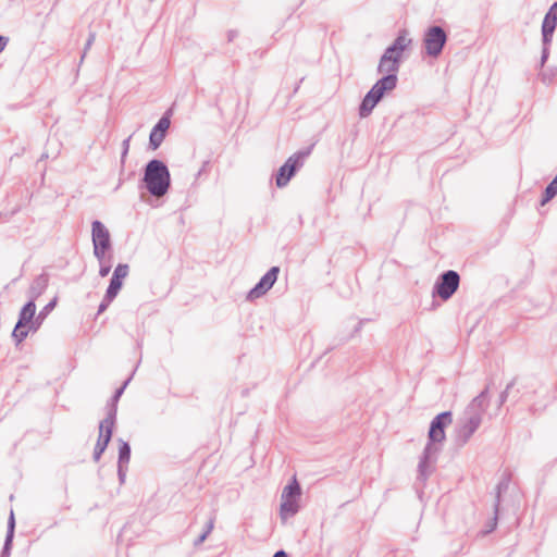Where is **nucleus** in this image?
Masks as SVG:
<instances>
[{"instance_id": "nucleus-1", "label": "nucleus", "mask_w": 557, "mask_h": 557, "mask_svg": "<svg viewBox=\"0 0 557 557\" xmlns=\"http://www.w3.org/2000/svg\"><path fill=\"white\" fill-rule=\"evenodd\" d=\"M451 422L453 416L450 411L441 412L431 421L428 443L418 463L419 479L422 481H425L432 473L437 456L442 449V444L446 438L445 428Z\"/></svg>"}, {"instance_id": "nucleus-2", "label": "nucleus", "mask_w": 557, "mask_h": 557, "mask_svg": "<svg viewBox=\"0 0 557 557\" xmlns=\"http://www.w3.org/2000/svg\"><path fill=\"white\" fill-rule=\"evenodd\" d=\"M488 407L487 388L482 391L467 406L458 419L455 429V443L457 446H465L482 423L483 416Z\"/></svg>"}, {"instance_id": "nucleus-3", "label": "nucleus", "mask_w": 557, "mask_h": 557, "mask_svg": "<svg viewBox=\"0 0 557 557\" xmlns=\"http://www.w3.org/2000/svg\"><path fill=\"white\" fill-rule=\"evenodd\" d=\"M144 182L151 196L157 198L164 196L171 184L168 166L157 159L149 161L145 169Z\"/></svg>"}, {"instance_id": "nucleus-4", "label": "nucleus", "mask_w": 557, "mask_h": 557, "mask_svg": "<svg viewBox=\"0 0 557 557\" xmlns=\"http://www.w3.org/2000/svg\"><path fill=\"white\" fill-rule=\"evenodd\" d=\"M396 75H387L377 81L371 90L366 95L360 106V116H368L375 108L377 102L382 99L386 91H391L396 87Z\"/></svg>"}, {"instance_id": "nucleus-5", "label": "nucleus", "mask_w": 557, "mask_h": 557, "mask_svg": "<svg viewBox=\"0 0 557 557\" xmlns=\"http://www.w3.org/2000/svg\"><path fill=\"white\" fill-rule=\"evenodd\" d=\"M313 145L306 147L299 151L293 153L285 163L280 168L276 175V186L282 188L285 187L295 173L302 168L305 160L312 152Z\"/></svg>"}, {"instance_id": "nucleus-6", "label": "nucleus", "mask_w": 557, "mask_h": 557, "mask_svg": "<svg viewBox=\"0 0 557 557\" xmlns=\"http://www.w3.org/2000/svg\"><path fill=\"white\" fill-rule=\"evenodd\" d=\"M300 486L296 479L288 483L281 495L280 518L287 521L299 511Z\"/></svg>"}, {"instance_id": "nucleus-7", "label": "nucleus", "mask_w": 557, "mask_h": 557, "mask_svg": "<svg viewBox=\"0 0 557 557\" xmlns=\"http://www.w3.org/2000/svg\"><path fill=\"white\" fill-rule=\"evenodd\" d=\"M36 304L29 299L20 311L18 321L12 332V337L16 344L22 343L28 335L32 323L35 321Z\"/></svg>"}, {"instance_id": "nucleus-8", "label": "nucleus", "mask_w": 557, "mask_h": 557, "mask_svg": "<svg viewBox=\"0 0 557 557\" xmlns=\"http://www.w3.org/2000/svg\"><path fill=\"white\" fill-rule=\"evenodd\" d=\"M115 424V408L112 407L108 413L107 417L100 422L99 424V436L94 449V460L98 462L101 458V455L106 450L111 437L113 428Z\"/></svg>"}, {"instance_id": "nucleus-9", "label": "nucleus", "mask_w": 557, "mask_h": 557, "mask_svg": "<svg viewBox=\"0 0 557 557\" xmlns=\"http://www.w3.org/2000/svg\"><path fill=\"white\" fill-rule=\"evenodd\" d=\"M459 274L454 270L444 272L433 287V294H437L443 300H448L458 289Z\"/></svg>"}, {"instance_id": "nucleus-10", "label": "nucleus", "mask_w": 557, "mask_h": 557, "mask_svg": "<svg viewBox=\"0 0 557 557\" xmlns=\"http://www.w3.org/2000/svg\"><path fill=\"white\" fill-rule=\"evenodd\" d=\"M91 239L94 256L101 259L102 253L111 249V238L108 228L99 220H95L91 223Z\"/></svg>"}, {"instance_id": "nucleus-11", "label": "nucleus", "mask_w": 557, "mask_h": 557, "mask_svg": "<svg viewBox=\"0 0 557 557\" xmlns=\"http://www.w3.org/2000/svg\"><path fill=\"white\" fill-rule=\"evenodd\" d=\"M280 273L278 267H272L256 284L253 288H251L247 295L249 300H253L260 298L265 295L274 285L277 280V275Z\"/></svg>"}, {"instance_id": "nucleus-12", "label": "nucleus", "mask_w": 557, "mask_h": 557, "mask_svg": "<svg viewBox=\"0 0 557 557\" xmlns=\"http://www.w3.org/2000/svg\"><path fill=\"white\" fill-rule=\"evenodd\" d=\"M445 41H446L445 32L438 26L431 27L426 32L425 37H424V45H425L426 52L433 57L438 55L443 49Z\"/></svg>"}, {"instance_id": "nucleus-13", "label": "nucleus", "mask_w": 557, "mask_h": 557, "mask_svg": "<svg viewBox=\"0 0 557 557\" xmlns=\"http://www.w3.org/2000/svg\"><path fill=\"white\" fill-rule=\"evenodd\" d=\"M400 58L393 53V50L386 49L379 63V72L387 75H396Z\"/></svg>"}, {"instance_id": "nucleus-14", "label": "nucleus", "mask_w": 557, "mask_h": 557, "mask_svg": "<svg viewBox=\"0 0 557 557\" xmlns=\"http://www.w3.org/2000/svg\"><path fill=\"white\" fill-rule=\"evenodd\" d=\"M557 25V2H555L543 21L542 33L544 41H549Z\"/></svg>"}, {"instance_id": "nucleus-15", "label": "nucleus", "mask_w": 557, "mask_h": 557, "mask_svg": "<svg viewBox=\"0 0 557 557\" xmlns=\"http://www.w3.org/2000/svg\"><path fill=\"white\" fill-rule=\"evenodd\" d=\"M48 284H49L48 274L41 273V274L37 275L33 280V282L28 288V292H27L29 299L36 301V299L45 293V290L48 287Z\"/></svg>"}, {"instance_id": "nucleus-16", "label": "nucleus", "mask_w": 557, "mask_h": 557, "mask_svg": "<svg viewBox=\"0 0 557 557\" xmlns=\"http://www.w3.org/2000/svg\"><path fill=\"white\" fill-rule=\"evenodd\" d=\"M14 530H15V519H14V513L11 510L10 517L8 520L7 535H5V540H4V544H3V548H2V553H1L0 557H10L12 542H13V537H14Z\"/></svg>"}, {"instance_id": "nucleus-17", "label": "nucleus", "mask_w": 557, "mask_h": 557, "mask_svg": "<svg viewBox=\"0 0 557 557\" xmlns=\"http://www.w3.org/2000/svg\"><path fill=\"white\" fill-rule=\"evenodd\" d=\"M411 39L408 37L407 30H403L395 39L394 44L388 47V50H393L394 54L401 58L403 52L410 46Z\"/></svg>"}, {"instance_id": "nucleus-18", "label": "nucleus", "mask_w": 557, "mask_h": 557, "mask_svg": "<svg viewBox=\"0 0 557 557\" xmlns=\"http://www.w3.org/2000/svg\"><path fill=\"white\" fill-rule=\"evenodd\" d=\"M55 305L57 298H53L39 311L38 315L35 318L34 323H32L30 325L32 331H37V329L40 326L46 317L54 309Z\"/></svg>"}, {"instance_id": "nucleus-19", "label": "nucleus", "mask_w": 557, "mask_h": 557, "mask_svg": "<svg viewBox=\"0 0 557 557\" xmlns=\"http://www.w3.org/2000/svg\"><path fill=\"white\" fill-rule=\"evenodd\" d=\"M170 127L169 117H162L150 133L149 139H162Z\"/></svg>"}, {"instance_id": "nucleus-20", "label": "nucleus", "mask_w": 557, "mask_h": 557, "mask_svg": "<svg viewBox=\"0 0 557 557\" xmlns=\"http://www.w3.org/2000/svg\"><path fill=\"white\" fill-rule=\"evenodd\" d=\"M122 286H123V281H121L119 277H115L112 275L110 284L106 290L108 300H113L117 296Z\"/></svg>"}, {"instance_id": "nucleus-21", "label": "nucleus", "mask_w": 557, "mask_h": 557, "mask_svg": "<svg viewBox=\"0 0 557 557\" xmlns=\"http://www.w3.org/2000/svg\"><path fill=\"white\" fill-rule=\"evenodd\" d=\"M119 463L128 465L131 459V447L127 442L119 440Z\"/></svg>"}, {"instance_id": "nucleus-22", "label": "nucleus", "mask_w": 557, "mask_h": 557, "mask_svg": "<svg viewBox=\"0 0 557 557\" xmlns=\"http://www.w3.org/2000/svg\"><path fill=\"white\" fill-rule=\"evenodd\" d=\"M131 379H132V376H129V377L124 382V384H123L120 388H117V389L115 391L114 395H113V396H112V398H111L110 404H109V405H108V407H107V412H108L112 407H114V408H115V414L117 413V406H116V404H117V401H119L120 397L122 396V394L124 393V389H125V388H126V386L128 385V383H129Z\"/></svg>"}, {"instance_id": "nucleus-23", "label": "nucleus", "mask_w": 557, "mask_h": 557, "mask_svg": "<svg viewBox=\"0 0 557 557\" xmlns=\"http://www.w3.org/2000/svg\"><path fill=\"white\" fill-rule=\"evenodd\" d=\"M96 259L99 262V275L106 277L111 271L110 261L106 259V253H102L101 259L99 257H96Z\"/></svg>"}, {"instance_id": "nucleus-24", "label": "nucleus", "mask_w": 557, "mask_h": 557, "mask_svg": "<svg viewBox=\"0 0 557 557\" xmlns=\"http://www.w3.org/2000/svg\"><path fill=\"white\" fill-rule=\"evenodd\" d=\"M128 272H129L128 264H126V263H119L115 267L112 275L115 276V277H119L121 281H123L128 275Z\"/></svg>"}, {"instance_id": "nucleus-25", "label": "nucleus", "mask_w": 557, "mask_h": 557, "mask_svg": "<svg viewBox=\"0 0 557 557\" xmlns=\"http://www.w3.org/2000/svg\"><path fill=\"white\" fill-rule=\"evenodd\" d=\"M213 525H214V520L213 519H210L207 523V527H206V530L199 535V537L196 540L195 542V545H199L201 543H203L206 541V539L208 537V535L211 533V531L213 530Z\"/></svg>"}, {"instance_id": "nucleus-26", "label": "nucleus", "mask_w": 557, "mask_h": 557, "mask_svg": "<svg viewBox=\"0 0 557 557\" xmlns=\"http://www.w3.org/2000/svg\"><path fill=\"white\" fill-rule=\"evenodd\" d=\"M50 143H51V144H53V146H54V147H53V149H52L51 154H49L48 152H44V153L41 154V159H44V158H50V157H51V158H55V157L59 154V152H60V147H61V143H60V141H50Z\"/></svg>"}, {"instance_id": "nucleus-27", "label": "nucleus", "mask_w": 557, "mask_h": 557, "mask_svg": "<svg viewBox=\"0 0 557 557\" xmlns=\"http://www.w3.org/2000/svg\"><path fill=\"white\" fill-rule=\"evenodd\" d=\"M127 465H117V474L121 483H124L126 478Z\"/></svg>"}, {"instance_id": "nucleus-28", "label": "nucleus", "mask_w": 557, "mask_h": 557, "mask_svg": "<svg viewBox=\"0 0 557 557\" xmlns=\"http://www.w3.org/2000/svg\"><path fill=\"white\" fill-rule=\"evenodd\" d=\"M513 385H515V382H513V381H511L509 384H507V386H506L505 391L500 393V395H499V401H500V404H504V403L507 400L509 389H510Z\"/></svg>"}, {"instance_id": "nucleus-29", "label": "nucleus", "mask_w": 557, "mask_h": 557, "mask_svg": "<svg viewBox=\"0 0 557 557\" xmlns=\"http://www.w3.org/2000/svg\"><path fill=\"white\" fill-rule=\"evenodd\" d=\"M502 488H503V483H499L497 485V496H496V502H495V505H494V509H495V515L494 516H496V517L498 515V508H499V504H500Z\"/></svg>"}, {"instance_id": "nucleus-30", "label": "nucleus", "mask_w": 557, "mask_h": 557, "mask_svg": "<svg viewBox=\"0 0 557 557\" xmlns=\"http://www.w3.org/2000/svg\"><path fill=\"white\" fill-rule=\"evenodd\" d=\"M113 300H108L107 298V294L104 295L102 301L100 302L99 307H98V314L102 313L108 307L109 305L112 302Z\"/></svg>"}, {"instance_id": "nucleus-31", "label": "nucleus", "mask_w": 557, "mask_h": 557, "mask_svg": "<svg viewBox=\"0 0 557 557\" xmlns=\"http://www.w3.org/2000/svg\"><path fill=\"white\" fill-rule=\"evenodd\" d=\"M496 524H497V517L494 516L493 522H492V524H488V529L485 531V533L492 532L496 528Z\"/></svg>"}, {"instance_id": "nucleus-32", "label": "nucleus", "mask_w": 557, "mask_h": 557, "mask_svg": "<svg viewBox=\"0 0 557 557\" xmlns=\"http://www.w3.org/2000/svg\"><path fill=\"white\" fill-rule=\"evenodd\" d=\"M8 44V38L0 36V52L5 48Z\"/></svg>"}, {"instance_id": "nucleus-33", "label": "nucleus", "mask_w": 557, "mask_h": 557, "mask_svg": "<svg viewBox=\"0 0 557 557\" xmlns=\"http://www.w3.org/2000/svg\"><path fill=\"white\" fill-rule=\"evenodd\" d=\"M161 143L162 141H149V148L151 150H156V149H158L160 147Z\"/></svg>"}, {"instance_id": "nucleus-34", "label": "nucleus", "mask_w": 557, "mask_h": 557, "mask_svg": "<svg viewBox=\"0 0 557 557\" xmlns=\"http://www.w3.org/2000/svg\"><path fill=\"white\" fill-rule=\"evenodd\" d=\"M273 557H288L287 553L284 550H277Z\"/></svg>"}, {"instance_id": "nucleus-35", "label": "nucleus", "mask_w": 557, "mask_h": 557, "mask_svg": "<svg viewBox=\"0 0 557 557\" xmlns=\"http://www.w3.org/2000/svg\"><path fill=\"white\" fill-rule=\"evenodd\" d=\"M128 143L129 141H124V152H123L124 154H126L128 151Z\"/></svg>"}, {"instance_id": "nucleus-36", "label": "nucleus", "mask_w": 557, "mask_h": 557, "mask_svg": "<svg viewBox=\"0 0 557 557\" xmlns=\"http://www.w3.org/2000/svg\"><path fill=\"white\" fill-rule=\"evenodd\" d=\"M361 324H362V322H359V325H358V327H357V331H359V330L361 329Z\"/></svg>"}]
</instances>
